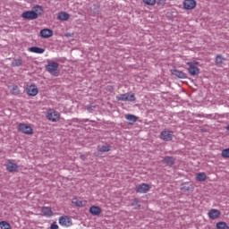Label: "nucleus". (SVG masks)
Returning <instances> with one entry per match:
<instances>
[{
  "label": "nucleus",
  "instance_id": "1",
  "mask_svg": "<svg viewBox=\"0 0 229 229\" xmlns=\"http://www.w3.org/2000/svg\"><path fill=\"white\" fill-rule=\"evenodd\" d=\"M58 67H60V64L56 62H53L47 64L45 66V69L52 76H58L60 74V72H58Z\"/></svg>",
  "mask_w": 229,
  "mask_h": 229
},
{
  "label": "nucleus",
  "instance_id": "2",
  "mask_svg": "<svg viewBox=\"0 0 229 229\" xmlns=\"http://www.w3.org/2000/svg\"><path fill=\"white\" fill-rule=\"evenodd\" d=\"M188 72L190 76H198L199 74V68H198V63L196 62H188Z\"/></svg>",
  "mask_w": 229,
  "mask_h": 229
},
{
  "label": "nucleus",
  "instance_id": "3",
  "mask_svg": "<svg viewBox=\"0 0 229 229\" xmlns=\"http://www.w3.org/2000/svg\"><path fill=\"white\" fill-rule=\"evenodd\" d=\"M47 119L52 123H58L60 121V113L55 109H49L47 113Z\"/></svg>",
  "mask_w": 229,
  "mask_h": 229
},
{
  "label": "nucleus",
  "instance_id": "4",
  "mask_svg": "<svg viewBox=\"0 0 229 229\" xmlns=\"http://www.w3.org/2000/svg\"><path fill=\"white\" fill-rule=\"evenodd\" d=\"M18 130L25 135H33V128L26 123H19Z\"/></svg>",
  "mask_w": 229,
  "mask_h": 229
},
{
  "label": "nucleus",
  "instance_id": "5",
  "mask_svg": "<svg viewBox=\"0 0 229 229\" xmlns=\"http://www.w3.org/2000/svg\"><path fill=\"white\" fill-rule=\"evenodd\" d=\"M117 101H136L135 94L124 93L116 97Z\"/></svg>",
  "mask_w": 229,
  "mask_h": 229
},
{
  "label": "nucleus",
  "instance_id": "6",
  "mask_svg": "<svg viewBox=\"0 0 229 229\" xmlns=\"http://www.w3.org/2000/svg\"><path fill=\"white\" fill-rule=\"evenodd\" d=\"M149 184L141 183L136 186V192H138V194H146V192H149Z\"/></svg>",
  "mask_w": 229,
  "mask_h": 229
},
{
  "label": "nucleus",
  "instance_id": "7",
  "mask_svg": "<svg viewBox=\"0 0 229 229\" xmlns=\"http://www.w3.org/2000/svg\"><path fill=\"white\" fill-rule=\"evenodd\" d=\"M173 131H162L160 133V139H162V140H165V142L173 140Z\"/></svg>",
  "mask_w": 229,
  "mask_h": 229
},
{
  "label": "nucleus",
  "instance_id": "8",
  "mask_svg": "<svg viewBox=\"0 0 229 229\" xmlns=\"http://www.w3.org/2000/svg\"><path fill=\"white\" fill-rule=\"evenodd\" d=\"M22 19H25L27 21H35L37 18V13L33 11H26L23 12L21 14Z\"/></svg>",
  "mask_w": 229,
  "mask_h": 229
},
{
  "label": "nucleus",
  "instance_id": "9",
  "mask_svg": "<svg viewBox=\"0 0 229 229\" xmlns=\"http://www.w3.org/2000/svg\"><path fill=\"white\" fill-rule=\"evenodd\" d=\"M59 225H61V226L69 227L72 225V222L71 220V217L64 216L59 217Z\"/></svg>",
  "mask_w": 229,
  "mask_h": 229
},
{
  "label": "nucleus",
  "instance_id": "10",
  "mask_svg": "<svg viewBox=\"0 0 229 229\" xmlns=\"http://www.w3.org/2000/svg\"><path fill=\"white\" fill-rule=\"evenodd\" d=\"M183 8L184 10H194L196 8V0H184Z\"/></svg>",
  "mask_w": 229,
  "mask_h": 229
},
{
  "label": "nucleus",
  "instance_id": "11",
  "mask_svg": "<svg viewBox=\"0 0 229 229\" xmlns=\"http://www.w3.org/2000/svg\"><path fill=\"white\" fill-rule=\"evenodd\" d=\"M5 167L9 173H17L19 169V165L12 161H9L7 164H5Z\"/></svg>",
  "mask_w": 229,
  "mask_h": 229
},
{
  "label": "nucleus",
  "instance_id": "12",
  "mask_svg": "<svg viewBox=\"0 0 229 229\" xmlns=\"http://www.w3.org/2000/svg\"><path fill=\"white\" fill-rule=\"evenodd\" d=\"M171 72L173 76H176V78H179L180 80H186L187 78V73L183 72V71L174 69L171 70Z\"/></svg>",
  "mask_w": 229,
  "mask_h": 229
},
{
  "label": "nucleus",
  "instance_id": "13",
  "mask_svg": "<svg viewBox=\"0 0 229 229\" xmlns=\"http://www.w3.org/2000/svg\"><path fill=\"white\" fill-rule=\"evenodd\" d=\"M208 216L209 219H217L221 216V211L219 209L213 208L208 211Z\"/></svg>",
  "mask_w": 229,
  "mask_h": 229
},
{
  "label": "nucleus",
  "instance_id": "14",
  "mask_svg": "<svg viewBox=\"0 0 229 229\" xmlns=\"http://www.w3.org/2000/svg\"><path fill=\"white\" fill-rule=\"evenodd\" d=\"M26 92L28 96L35 97L37 94H38V89L35 85H30L27 87Z\"/></svg>",
  "mask_w": 229,
  "mask_h": 229
},
{
  "label": "nucleus",
  "instance_id": "15",
  "mask_svg": "<svg viewBox=\"0 0 229 229\" xmlns=\"http://www.w3.org/2000/svg\"><path fill=\"white\" fill-rule=\"evenodd\" d=\"M40 35L43 38H49L53 37V31L49 29H43L40 30Z\"/></svg>",
  "mask_w": 229,
  "mask_h": 229
},
{
  "label": "nucleus",
  "instance_id": "16",
  "mask_svg": "<svg viewBox=\"0 0 229 229\" xmlns=\"http://www.w3.org/2000/svg\"><path fill=\"white\" fill-rule=\"evenodd\" d=\"M32 12L36 13L37 18L38 19V17H40V15L44 13V8L40 5H35L34 7H32Z\"/></svg>",
  "mask_w": 229,
  "mask_h": 229
},
{
  "label": "nucleus",
  "instance_id": "17",
  "mask_svg": "<svg viewBox=\"0 0 229 229\" xmlns=\"http://www.w3.org/2000/svg\"><path fill=\"white\" fill-rule=\"evenodd\" d=\"M89 212L92 214V216H99L103 210L98 206H91L89 208Z\"/></svg>",
  "mask_w": 229,
  "mask_h": 229
},
{
  "label": "nucleus",
  "instance_id": "18",
  "mask_svg": "<svg viewBox=\"0 0 229 229\" xmlns=\"http://www.w3.org/2000/svg\"><path fill=\"white\" fill-rule=\"evenodd\" d=\"M41 212L45 217H51L53 216V210L49 207H43Z\"/></svg>",
  "mask_w": 229,
  "mask_h": 229
},
{
  "label": "nucleus",
  "instance_id": "19",
  "mask_svg": "<svg viewBox=\"0 0 229 229\" xmlns=\"http://www.w3.org/2000/svg\"><path fill=\"white\" fill-rule=\"evenodd\" d=\"M164 164H166V165H174V162H176V159L173 157L165 156L163 159Z\"/></svg>",
  "mask_w": 229,
  "mask_h": 229
},
{
  "label": "nucleus",
  "instance_id": "20",
  "mask_svg": "<svg viewBox=\"0 0 229 229\" xmlns=\"http://www.w3.org/2000/svg\"><path fill=\"white\" fill-rule=\"evenodd\" d=\"M29 51H30V53H36L37 55H42V53L46 52V49L38 47H31L29 48Z\"/></svg>",
  "mask_w": 229,
  "mask_h": 229
},
{
  "label": "nucleus",
  "instance_id": "21",
  "mask_svg": "<svg viewBox=\"0 0 229 229\" xmlns=\"http://www.w3.org/2000/svg\"><path fill=\"white\" fill-rule=\"evenodd\" d=\"M71 15L65 12H61L57 14L58 21H69Z\"/></svg>",
  "mask_w": 229,
  "mask_h": 229
},
{
  "label": "nucleus",
  "instance_id": "22",
  "mask_svg": "<svg viewBox=\"0 0 229 229\" xmlns=\"http://www.w3.org/2000/svg\"><path fill=\"white\" fill-rule=\"evenodd\" d=\"M125 119L129 121V124H135L138 118L135 114H125Z\"/></svg>",
  "mask_w": 229,
  "mask_h": 229
},
{
  "label": "nucleus",
  "instance_id": "23",
  "mask_svg": "<svg viewBox=\"0 0 229 229\" xmlns=\"http://www.w3.org/2000/svg\"><path fill=\"white\" fill-rule=\"evenodd\" d=\"M10 92L13 96H19L21 94V89H19V86L14 85L13 87H10Z\"/></svg>",
  "mask_w": 229,
  "mask_h": 229
},
{
  "label": "nucleus",
  "instance_id": "24",
  "mask_svg": "<svg viewBox=\"0 0 229 229\" xmlns=\"http://www.w3.org/2000/svg\"><path fill=\"white\" fill-rule=\"evenodd\" d=\"M11 65L12 67H21V65H22V59L21 58L14 59L12 62Z\"/></svg>",
  "mask_w": 229,
  "mask_h": 229
},
{
  "label": "nucleus",
  "instance_id": "25",
  "mask_svg": "<svg viewBox=\"0 0 229 229\" xmlns=\"http://www.w3.org/2000/svg\"><path fill=\"white\" fill-rule=\"evenodd\" d=\"M111 147L109 145H103L102 147H98V150L100 151V153H106L110 151Z\"/></svg>",
  "mask_w": 229,
  "mask_h": 229
},
{
  "label": "nucleus",
  "instance_id": "26",
  "mask_svg": "<svg viewBox=\"0 0 229 229\" xmlns=\"http://www.w3.org/2000/svg\"><path fill=\"white\" fill-rule=\"evenodd\" d=\"M131 205L135 210H139V208H140V202H139V199H133Z\"/></svg>",
  "mask_w": 229,
  "mask_h": 229
},
{
  "label": "nucleus",
  "instance_id": "27",
  "mask_svg": "<svg viewBox=\"0 0 229 229\" xmlns=\"http://www.w3.org/2000/svg\"><path fill=\"white\" fill-rule=\"evenodd\" d=\"M216 229H229V226L225 222H218L216 223Z\"/></svg>",
  "mask_w": 229,
  "mask_h": 229
},
{
  "label": "nucleus",
  "instance_id": "28",
  "mask_svg": "<svg viewBox=\"0 0 229 229\" xmlns=\"http://www.w3.org/2000/svg\"><path fill=\"white\" fill-rule=\"evenodd\" d=\"M215 62H216V65H221V64L225 62V57H223V55H217Z\"/></svg>",
  "mask_w": 229,
  "mask_h": 229
},
{
  "label": "nucleus",
  "instance_id": "29",
  "mask_svg": "<svg viewBox=\"0 0 229 229\" xmlns=\"http://www.w3.org/2000/svg\"><path fill=\"white\" fill-rule=\"evenodd\" d=\"M198 182H205L207 180V174L205 173H199L197 175Z\"/></svg>",
  "mask_w": 229,
  "mask_h": 229
},
{
  "label": "nucleus",
  "instance_id": "30",
  "mask_svg": "<svg viewBox=\"0 0 229 229\" xmlns=\"http://www.w3.org/2000/svg\"><path fill=\"white\" fill-rule=\"evenodd\" d=\"M0 229H12L10 224L6 221L0 222Z\"/></svg>",
  "mask_w": 229,
  "mask_h": 229
},
{
  "label": "nucleus",
  "instance_id": "31",
  "mask_svg": "<svg viewBox=\"0 0 229 229\" xmlns=\"http://www.w3.org/2000/svg\"><path fill=\"white\" fill-rule=\"evenodd\" d=\"M72 203L73 205H75V207H83V201H81L76 198L72 199Z\"/></svg>",
  "mask_w": 229,
  "mask_h": 229
},
{
  "label": "nucleus",
  "instance_id": "32",
  "mask_svg": "<svg viewBox=\"0 0 229 229\" xmlns=\"http://www.w3.org/2000/svg\"><path fill=\"white\" fill-rule=\"evenodd\" d=\"M85 108L87 109V112H89V114H92V112H94V110H96L97 106L88 105L85 106Z\"/></svg>",
  "mask_w": 229,
  "mask_h": 229
},
{
  "label": "nucleus",
  "instance_id": "33",
  "mask_svg": "<svg viewBox=\"0 0 229 229\" xmlns=\"http://www.w3.org/2000/svg\"><path fill=\"white\" fill-rule=\"evenodd\" d=\"M143 3L148 6H155V4H157V0H143Z\"/></svg>",
  "mask_w": 229,
  "mask_h": 229
},
{
  "label": "nucleus",
  "instance_id": "34",
  "mask_svg": "<svg viewBox=\"0 0 229 229\" xmlns=\"http://www.w3.org/2000/svg\"><path fill=\"white\" fill-rule=\"evenodd\" d=\"M91 13H93V15H99V6L93 5L91 7Z\"/></svg>",
  "mask_w": 229,
  "mask_h": 229
},
{
  "label": "nucleus",
  "instance_id": "35",
  "mask_svg": "<svg viewBox=\"0 0 229 229\" xmlns=\"http://www.w3.org/2000/svg\"><path fill=\"white\" fill-rule=\"evenodd\" d=\"M221 157H223V158H229V148L223 149L221 152Z\"/></svg>",
  "mask_w": 229,
  "mask_h": 229
},
{
  "label": "nucleus",
  "instance_id": "36",
  "mask_svg": "<svg viewBox=\"0 0 229 229\" xmlns=\"http://www.w3.org/2000/svg\"><path fill=\"white\" fill-rule=\"evenodd\" d=\"M59 226H58V224H56V222H54L51 224L50 225V229H58Z\"/></svg>",
  "mask_w": 229,
  "mask_h": 229
},
{
  "label": "nucleus",
  "instance_id": "37",
  "mask_svg": "<svg viewBox=\"0 0 229 229\" xmlns=\"http://www.w3.org/2000/svg\"><path fill=\"white\" fill-rule=\"evenodd\" d=\"M181 191H182V192H187V191H191V188H189V186H182Z\"/></svg>",
  "mask_w": 229,
  "mask_h": 229
},
{
  "label": "nucleus",
  "instance_id": "38",
  "mask_svg": "<svg viewBox=\"0 0 229 229\" xmlns=\"http://www.w3.org/2000/svg\"><path fill=\"white\" fill-rule=\"evenodd\" d=\"M107 90H109V92H114V87L113 86H107Z\"/></svg>",
  "mask_w": 229,
  "mask_h": 229
},
{
  "label": "nucleus",
  "instance_id": "39",
  "mask_svg": "<svg viewBox=\"0 0 229 229\" xmlns=\"http://www.w3.org/2000/svg\"><path fill=\"white\" fill-rule=\"evenodd\" d=\"M89 119L84 118V119L81 120V123H89Z\"/></svg>",
  "mask_w": 229,
  "mask_h": 229
}]
</instances>
